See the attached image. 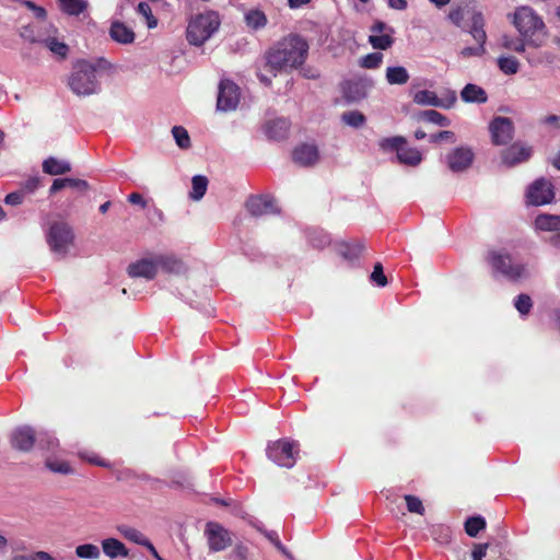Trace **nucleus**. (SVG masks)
I'll use <instances>...</instances> for the list:
<instances>
[{
    "instance_id": "nucleus-52",
    "label": "nucleus",
    "mask_w": 560,
    "mask_h": 560,
    "mask_svg": "<svg viewBox=\"0 0 560 560\" xmlns=\"http://www.w3.org/2000/svg\"><path fill=\"white\" fill-rule=\"evenodd\" d=\"M526 59L530 66H538L544 62L552 63L555 56L551 52H544L538 55H527Z\"/></svg>"
},
{
    "instance_id": "nucleus-30",
    "label": "nucleus",
    "mask_w": 560,
    "mask_h": 560,
    "mask_svg": "<svg viewBox=\"0 0 560 560\" xmlns=\"http://www.w3.org/2000/svg\"><path fill=\"white\" fill-rule=\"evenodd\" d=\"M60 10L71 16H78L83 13L89 3L86 0H58Z\"/></svg>"
},
{
    "instance_id": "nucleus-20",
    "label": "nucleus",
    "mask_w": 560,
    "mask_h": 560,
    "mask_svg": "<svg viewBox=\"0 0 560 560\" xmlns=\"http://www.w3.org/2000/svg\"><path fill=\"white\" fill-rule=\"evenodd\" d=\"M318 158V149L314 144L302 143L292 152L293 161L301 166H313Z\"/></svg>"
},
{
    "instance_id": "nucleus-60",
    "label": "nucleus",
    "mask_w": 560,
    "mask_h": 560,
    "mask_svg": "<svg viewBox=\"0 0 560 560\" xmlns=\"http://www.w3.org/2000/svg\"><path fill=\"white\" fill-rule=\"evenodd\" d=\"M248 555L247 547L243 545H237L233 551V557L235 560H246Z\"/></svg>"
},
{
    "instance_id": "nucleus-62",
    "label": "nucleus",
    "mask_w": 560,
    "mask_h": 560,
    "mask_svg": "<svg viewBox=\"0 0 560 560\" xmlns=\"http://www.w3.org/2000/svg\"><path fill=\"white\" fill-rule=\"evenodd\" d=\"M93 67H95V72L97 70H103V71H107V70H112L113 68V65L105 58H98L96 60L95 63H92Z\"/></svg>"
},
{
    "instance_id": "nucleus-43",
    "label": "nucleus",
    "mask_w": 560,
    "mask_h": 560,
    "mask_svg": "<svg viewBox=\"0 0 560 560\" xmlns=\"http://www.w3.org/2000/svg\"><path fill=\"white\" fill-rule=\"evenodd\" d=\"M46 46L49 50L60 58H66L69 51V47L63 42H59L56 38H48L45 40Z\"/></svg>"
},
{
    "instance_id": "nucleus-48",
    "label": "nucleus",
    "mask_w": 560,
    "mask_h": 560,
    "mask_svg": "<svg viewBox=\"0 0 560 560\" xmlns=\"http://www.w3.org/2000/svg\"><path fill=\"white\" fill-rule=\"evenodd\" d=\"M342 121L351 127L359 128L365 122V116L358 110H351L342 114Z\"/></svg>"
},
{
    "instance_id": "nucleus-40",
    "label": "nucleus",
    "mask_w": 560,
    "mask_h": 560,
    "mask_svg": "<svg viewBox=\"0 0 560 560\" xmlns=\"http://www.w3.org/2000/svg\"><path fill=\"white\" fill-rule=\"evenodd\" d=\"M499 69L508 75H512L518 72L520 62L514 56H501L498 58Z\"/></svg>"
},
{
    "instance_id": "nucleus-49",
    "label": "nucleus",
    "mask_w": 560,
    "mask_h": 560,
    "mask_svg": "<svg viewBox=\"0 0 560 560\" xmlns=\"http://www.w3.org/2000/svg\"><path fill=\"white\" fill-rule=\"evenodd\" d=\"M477 42V46L475 47H465L460 50V56L464 57V58H469V57H481L486 54V42L487 40H480V39H475Z\"/></svg>"
},
{
    "instance_id": "nucleus-19",
    "label": "nucleus",
    "mask_w": 560,
    "mask_h": 560,
    "mask_svg": "<svg viewBox=\"0 0 560 560\" xmlns=\"http://www.w3.org/2000/svg\"><path fill=\"white\" fill-rule=\"evenodd\" d=\"M128 275L131 278H145L152 280L155 278L158 272L156 260L154 259H140L128 266Z\"/></svg>"
},
{
    "instance_id": "nucleus-54",
    "label": "nucleus",
    "mask_w": 560,
    "mask_h": 560,
    "mask_svg": "<svg viewBox=\"0 0 560 560\" xmlns=\"http://www.w3.org/2000/svg\"><path fill=\"white\" fill-rule=\"evenodd\" d=\"M78 456L83 462H86V463L92 464V465H96V466H101V467H106V468H110V466H112L108 462L104 460L98 455H89L86 453H82L81 452V453L78 454Z\"/></svg>"
},
{
    "instance_id": "nucleus-38",
    "label": "nucleus",
    "mask_w": 560,
    "mask_h": 560,
    "mask_svg": "<svg viewBox=\"0 0 560 560\" xmlns=\"http://www.w3.org/2000/svg\"><path fill=\"white\" fill-rule=\"evenodd\" d=\"M103 550L110 558L117 556L126 557L128 551L122 542L117 539L110 538L103 541Z\"/></svg>"
},
{
    "instance_id": "nucleus-16",
    "label": "nucleus",
    "mask_w": 560,
    "mask_h": 560,
    "mask_svg": "<svg viewBox=\"0 0 560 560\" xmlns=\"http://www.w3.org/2000/svg\"><path fill=\"white\" fill-rule=\"evenodd\" d=\"M446 160L451 171L463 172L472 164L474 152L470 148L459 147L448 153Z\"/></svg>"
},
{
    "instance_id": "nucleus-5",
    "label": "nucleus",
    "mask_w": 560,
    "mask_h": 560,
    "mask_svg": "<svg viewBox=\"0 0 560 560\" xmlns=\"http://www.w3.org/2000/svg\"><path fill=\"white\" fill-rule=\"evenodd\" d=\"M487 260L497 272L502 273L509 279L517 280L524 273L523 266L514 265L509 254L491 250L488 254Z\"/></svg>"
},
{
    "instance_id": "nucleus-29",
    "label": "nucleus",
    "mask_w": 560,
    "mask_h": 560,
    "mask_svg": "<svg viewBox=\"0 0 560 560\" xmlns=\"http://www.w3.org/2000/svg\"><path fill=\"white\" fill-rule=\"evenodd\" d=\"M535 228L540 231H560V215L541 213L535 219Z\"/></svg>"
},
{
    "instance_id": "nucleus-3",
    "label": "nucleus",
    "mask_w": 560,
    "mask_h": 560,
    "mask_svg": "<svg viewBox=\"0 0 560 560\" xmlns=\"http://www.w3.org/2000/svg\"><path fill=\"white\" fill-rule=\"evenodd\" d=\"M68 85L78 96H89L100 90L98 81L95 75V67L86 60H79L69 77Z\"/></svg>"
},
{
    "instance_id": "nucleus-37",
    "label": "nucleus",
    "mask_w": 560,
    "mask_h": 560,
    "mask_svg": "<svg viewBox=\"0 0 560 560\" xmlns=\"http://www.w3.org/2000/svg\"><path fill=\"white\" fill-rule=\"evenodd\" d=\"M208 178L203 175H195L191 179V191L189 192V197L192 200H200L208 187Z\"/></svg>"
},
{
    "instance_id": "nucleus-64",
    "label": "nucleus",
    "mask_w": 560,
    "mask_h": 560,
    "mask_svg": "<svg viewBox=\"0 0 560 560\" xmlns=\"http://www.w3.org/2000/svg\"><path fill=\"white\" fill-rule=\"evenodd\" d=\"M544 124L552 125L556 128L560 129V116L558 115H548L544 118Z\"/></svg>"
},
{
    "instance_id": "nucleus-63",
    "label": "nucleus",
    "mask_w": 560,
    "mask_h": 560,
    "mask_svg": "<svg viewBox=\"0 0 560 560\" xmlns=\"http://www.w3.org/2000/svg\"><path fill=\"white\" fill-rule=\"evenodd\" d=\"M390 27H388L389 30ZM387 30V25L383 22V21H376L372 26H371V32L373 34H376V35H380L382 34L384 31Z\"/></svg>"
},
{
    "instance_id": "nucleus-22",
    "label": "nucleus",
    "mask_w": 560,
    "mask_h": 560,
    "mask_svg": "<svg viewBox=\"0 0 560 560\" xmlns=\"http://www.w3.org/2000/svg\"><path fill=\"white\" fill-rule=\"evenodd\" d=\"M290 129L289 120L284 118H277L270 120L265 126V132L269 139L282 140L285 139Z\"/></svg>"
},
{
    "instance_id": "nucleus-39",
    "label": "nucleus",
    "mask_w": 560,
    "mask_h": 560,
    "mask_svg": "<svg viewBox=\"0 0 560 560\" xmlns=\"http://www.w3.org/2000/svg\"><path fill=\"white\" fill-rule=\"evenodd\" d=\"M394 30L389 28V34H372L369 36V43L375 49L386 50L394 44V38L392 36Z\"/></svg>"
},
{
    "instance_id": "nucleus-26",
    "label": "nucleus",
    "mask_w": 560,
    "mask_h": 560,
    "mask_svg": "<svg viewBox=\"0 0 560 560\" xmlns=\"http://www.w3.org/2000/svg\"><path fill=\"white\" fill-rule=\"evenodd\" d=\"M342 94L348 103H355L365 97L363 84L355 81L343 82Z\"/></svg>"
},
{
    "instance_id": "nucleus-35",
    "label": "nucleus",
    "mask_w": 560,
    "mask_h": 560,
    "mask_svg": "<svg viewBox=\"0 0 560 560\" xmlns=\"http://www.w3.org/2000/svg\"><path fill=\"white\" fill-rule=\"evenodd\" d=\"M501 45L503 48L515 51L517 54H524L526 46H528L526 38L523 36L515 38L509 35H503L501 37Z\"/></svg>"
},
{
    "instance_id": "nucleus-13",
    "label": "nucleus",
    "mask_w": 560,
    "mask_h": 560,
    "mask_svg": "<svg viewBox=\"0 0 560 560\" xmlns=\"http://www.w3.org/2000/svg\"><path fill=\"white\" fill-rule=\"evenodd\" d=\"M533 149L522 142H514L501 152L502 163L512 167L530 159Z\"/></svg>"
},
{
    "instance_id": "nucleus-45",
    "label": "nucleus",
    "mask_w": 560,
    "mask_h": 560,
    "mask_svg": "<svg viewBox=\"0 0 560 560\" xmlns=\"http://www.w3.org/2000/svg\"><path fill=\"white\" fill-rule=\"evenodd\" d=\"M383 61L381 52H371L360 59V67L364 69H377Z\"/></svg>"
},
{
    "instance_id": "nucleus-42",
    "label": "nucleus",
    "mask_w": 560,
    "mask_h": 560,
    "mask_svg": "<svg viewBox=\"0 0 560 560\" xmlns=\"http://www.w3.org/2000/svg\"><path fill=\"white\" fill-rule=\"evenodd\" d=\"M486 528V521L481 516L469 517L465 523V530L470 537H476Z\"/></svg>"
},
{
    "instance_id": "nucleus-9",
    "label": "nucleus",
    "mask_w": 560,
    "mask_h": 560,
    "mask_svg": "<svg viewBox=\"0 0 560 560\" xmlns=\"http://www.w3.org/2000/svg\"><path fill=\"white\" fill-rule=\"evenodd\" d=\"M42 450L45 452V465L49 470L58 474L72 472L71 465L59 455V443L57 440H47L42 445Z\"/></svg>"
},
{
    "instance_id": "nucleus-50",
    "label": "nucleus",
    "mask_w": 560,
    "mask_h": 560,
    "mask_svg": "<svg viewBox=\"0 0 560 560\" xmlns=\"http://www.w3.org/2000/svg\"><path fill=\"white\" fill-rule=\"evenodd\" d=\"M514 306L522 315L529 314V312L533 307V302H532L530 296L527 294L517 295L515 299V302H514Z\"/></svg>"
},
{
    "instance_id": "nucleus-31",
    "label": "nucleus",
    "mask_w": 560,
    "mask_h": 560,
    "mask_svg": "<svg viewBox=\"0 0 560 560\" xmlns=\"http://www.w3.org/2000/svg\"><path fill=\"white\" fill-rule=\"evenodd\" d=\"M35 443V435L31 429H22L15 432L13 436V444L21 451H27L33 447Z\"/></svg>"
},
{
    "instance_id": "nucleus-61",
    "label": "nucleus",
    "mask_w": 560,
    "mask_h": 560,
    "mask_svg": "<svg viewBox=\"0 0 560 560\" xmlns=\"http://www.w3.org/2000/svg\"><path fill=\"white\" fill-rule=\"evenodd\" d=\"M128 201L133 205H139L141 208L147 207V201L144 200L143 196L139 192H132L128 196Z\"/></svg>"
},
{
    "instance_id": "nucleus-18",
    "label": "nucleus",
    "mask_w": 560,
    "mask_h": 560,
    "mask_svg": "<svg viewBox=\"0 0 560 560\" xmlns=\"http://www.w3.org/2000/svg\"><path fill=\"white\" fill-rule=\"evenodd\" d=\"M248 212L254 217H260L269 213H277L272 198L268 196H252L246 201Z\"/></svg>"
},
{
    "instance_id": "nucleus-47",
    "label": "nucleus",
    "mask_w": 560,
    "mask_h": 560,
    "mask_svg": "<svg viewBox=\"0 0 560 560\" xmlns=\"http://www.w3.org/2000/svg\"><path fill=\"white\" fill-rule=\"evenodd\" d=\"M137 12L145 19L149 28L158 26V19L152 14L151 7L147 2H140L137 7Z\"/></svg>"
},
{
    "instance_id": "nucleus-34",
    "label": "nucleus",
    "mask_w": 560,
    "mask_h": 560,
    "mask_svg": "<svg viewBox=\"0 0 560 560\" xmlns=\"http://www.w3.org/2000/svg\"><path fill=\"white\" fill-rule=\"evenodd\" d=\"M386 80L389 84H405L409 80V73L401 66L388 67L386 69Z\"/></svg>"
},
{
    "instance_id": "nucleus-41",
    "label": "nucleus",
    "mask_w": 560,
    "mask_h": 560,
    "mask_svg": "<svg viewBox=\"0 0 560 560\" xmlns=\"http://www.w3.org/2000/svg\"><path fill=\"white\" fill-rule=\"evenodd\" d=\"M407 140L401 136H395L390 138H383L380 140L378 145L380 149L384 152L386 151H396L398 153V150L405 145Z\"/></svg>"
},
{
    "instance_id": "nucleus-53",
    "label": "nucleus",
    "mask_w": 560,
    "mask_h": 560,
    "mask_svg": "<svg viewBox=\"0 0 560 560\" xmlns=\"http://www.w3.org/2000/svg\"><path fill=\"white\" fill-rule=\"evenodd\" d=\"M371 279L374 281L378 287H385L387 284V278L384 275L383 266L381 262H376L374 265L373 271L371 273Z\"/></svg>"
},
{
    "instance_id": "nucleus-11",
    "label": "nucleus",
    "mask_w": 560,
    "mask_h": 560,
    "mask_svg": "<svg viewBox=\"0 0 560 560\" xmlns=\"http://www.w3.org/2000/svg\"><path fill=\"white\" fill-rule=\"evenodd\" d=\"M268 457L281 467L290 468L295 463L294 443L288 440H278L267 447Z\"/></svg>"
},
{
    "instance_id": "nucleus-12",
    "label": "nucleus",
    "mask_w": 560,
    "mask_h": 560,
    "mask_svg": "<svg viewBox=\"0 0 560 560\" xmlns=\"http://www.w3.org/2000/svg\"><path fill=\"white\" fill-rule=\"evenodd\" d=\"M240 88L231 80H221L217 100V108L221 112L236 109L240 103Z\"/></svg>"
},
{
    "instance_id": "nucleus-14",
    "label": "nucleus",
    "mask_w": 560,
    "mask_h": 560,
    "mask_svg": "<svg viewBox=\"0 0 560 560\" xmlns=\"http://www.w3.org/2000/svg\"><path fill=\"white\" fill-rule=\"evenodd\" d=\"M457 101L456 93L450 91L447 96L440 98L435 92L429 90L418 91L413 96V102L419 105H430L434 107L451 108Z\"/></svg>"
},
{
    "instance_id": "nucleus-24",
    "label": "nucleus",
    "mask_w": 560,
    "mask_h": 560,
    "mask_svg": "<svg viewBox=\"0 0 560 560\" xmlns=\"http://www.w3.org/2000/svg\"><path fill=\"white\" fill-rule=\"evenodd\" d=\"M460 97L465 103L485 104L488 101L486 91L481 86L472 83H468L464 86L460 92Z\"/></svg>"
},
{
    "instance_id": "nucleus-8",
    "label": "nucleus",
    "mask_w": 560,
    "mask_h": 560,
    "mask_svg": "<svg viewBox=\"0 0 560 560\" xmlns=\"http://www.w3.org/2000/svg\"><path fill=\"white\" fill-rule=\"evenodd\" d=\"M489 132L493 145H505L514 136V124L511 118L497 116L489 124Z\"/></svg>"
},
{
    "instance_id": "nucleus-7",
    "label": "nucleus",
    "mask_w": 560,
    "mask_h": 560,
    "mask_svg": "<svg viewBox=\"0 0 560 560\" xmlns=\"http://www.w3.org/2000/svg\"><path fill=\"white\" fill-rule=\"evenodd\" d=\"M73 241V233L67 223H54L47 235V243L51 250L56 253H67L69 245Z\"/></svg>"
},
{
    "instance_id": "nucleus-23",
    "label": "nucleus",
    "mask_w": 560,
    "mask_h": 560,
    "mask_svg": "<svg viewBox=\"0 0 560 560\" xmlns=\"http://www.w3.org/2000/svg\"><path fill=\"white\" fill-rule=\"evenodd\" d=\"M67 187L85 192L90 189V184L86 180L79 178H56L49 188V194L54 195Z\"/></svg>"
},
{
    "instance_id": "nucleus-27",
    "label": "nucleus",
    "mask_w": 560,
    "mask_h": 560,
    "mask_svg": "<svg viewBox=\"0 0 560 560\" xmlns=\"http://www.w3.org/2000/svg\"><path fill=\"white\" fill-rule=\"evenodd\" d=\"M43 172L48 175H63L71 171V164L63 160L49 156L43 162Z\"/></svg>"
},
{
    "instance_id": "nucleus-57",
    "label": "nucleus",
    "mask_w": 560,
    "mask_h": 560,
    "mask_svg": "<svg viewBox=\"0 0 560 560\" xmlns=\"http://www.w3.org/2000/svg\"><path fill=\"white\" fill-rule=\"evenodd\" d=\"M77 555L82 558H92L97 555V549L92 545L79 546L77 548Z\"/></svg>"
},
{
    "instance_id": "nucleus-32",
    "label": "nucleus",
    "mask_w": 560,
    "mask_h": 560,
    "mask_svg": "<svg viewBox=\"0 0 560 560\" xmlns=\"http://www.w3.org/2000/svg\"><path fill=\"white\" fill-rule=\"evenodd\" d=\"M397 159L399 163L409 166H417L422 161L421 152L416 148H402L398 150Z\"/></svg>"
},
{
    "instance_id": "nucleus-15",
    "label": "nucleus",
    "mask_w": 560,
    "mask_h": 560,
    "mask_svg": "<svg viewBox=\"0 0 560 560\" xmlns=\"http://www.w3.org/2000/svg\"><path fill=\"white\" fill-rule=\"evenodd\" d=\"M206 535L210 548L214 551H219L226 548L232 541L229 530L215 522H209L207 524Z\"/></svg>"
},
{
    "instance_id": "nucleus-51",
    "label": "nucleus",
    "mask_w": 560,
    "mask_h": 560,
    "mask_svg": "<svg viewBox=\"0 0 560 560\" xmlns=\"http://www.w3.org/2000/svg\"><path fill=\"white\" fill-rule=\"evenodd\" d=\"M405 500L407 503V509L410 513L423 515L424 506L422 504V501L418 497L408 494V495H405Z\"/></svg>"
},
{
    "instance_id": "nucleus-1",
    "label": "nucleus",
    "mask_w": 560,
    "mask_h": 560,
    "mask_svg": "<svg viewBox=\"0 0 560 560\" xmlns=\"http://www.w3.org/2000/svg\"><path fill=\"white\" fill-rule=\"evenodd\" d=\"M308 52L307 42L299 34H289L277 42L265 55V67L273 72L301 67Z\"/></svg>"
},
{
    "instance_id": "nucleus-2",
    "label": "nucleus",
    "mask_w": 560,
    "mask_h": 560,
    "mask_svg": "<svg viewBox=\"0 0 560 560\" xmlns=\"http://www.w3.org/2000/svg\"><path fill=\"white\" fill-rule=\"evenodd\" d=\"M512 23L520 35L526 38L528 46L539 48L544 45L548 35L547 27L534 9L527 5L517 7Z\"/></svg>"
},
{
    "instance_id": "nucleus-17",
    "label": "nucleus",
    "mask_w": 560,
    "mask_h": 560,
    "mask_svg": "<svg viewBox=\"0 0 560 560\" xmlns=\"http://www.w3.org/2000/svg\"><path fill=\"white\" fill-rule=\"evenodd\" d=\"M472 560H509L501 544H476L471 552Z\"/></svg>"
},
{
    "instance_id": "nucleus-55",
    "label": "nucleus",
    "mask_w": 560,
    "mask_h": 560,
    "mask_svg": "<svg viewBox=\"0 0 560 560\" xmlns=\"http://www.w3.org/2000/svg\"><path fill=\"white\" fill-rule=\"evenodd\" d=\"M443 140L450 141L452 143L455 142V133L451 130H443L430 137V141L433 143H439Z\"/></svg>"
},
{
    "instance_id": "nucleus-46",
    "label": "nucleus",
    "mask_w": 560,
    "mask_h": 560,
    "mask_svg": "<svg viewBox=\"0 0 560 560\" xmlns=\"http://www.w3.org/2000/svg\"><path fill=\"white\" fill-rule=\"evenodd\" d=\"M172 133L176 140V143L182 149L190 147V138L187 130L182 126H175L172 129Z\"/></svg>"
},
{
    "instance_id": "nucleus-36",
    "label": "nucleus",
    "mask_w": 560,
    "mask_h": 560,
    "mask_svg": "<svg viewBox=\"0 0 560 560\" xmlns=\"http://www.w3.org/2000/svg\"><path fill=\"white\" fill-rule=\"evenodd\" d=\"M419 119L441 127L451 125V120L435 109H427L419 113Z\"/></svg>"
},
{
    "instance_id": "nucleus-21",
    "label": "nucleus",
    "mask_w": 560,
    "mask_h": 560,
    "mask_svg": "<svg viewBox=\"0 0 560 560\" xmlns=\"http://www.w3.org/2000/svg\"><path fill=\"white\" fill-rule=\"evenodd\" d=\"M110 38L121 45L132 44L136 39V34L132 28L128 27L120 21H113L109 27Z\"/></svg>"
},
{
    "instance_id": "nucleus-56",
    "label": "nucleus",
    "mask_w": 560,
    "mask_h": 560,
    "mask_svg": "<svg viewBox=\"0 0 560 560\" xmlns=\"http://www.w3.org/2000/svg\"><path fill=\"white\" fill-rule=\"evenodd\" d=\"M25 198L24 190H16L5 196L4 202L10 206H19Z\"/></svg>"
},
{
    "instance_id": "nucleus-6",
    "label": "nucleus",
    "mask_w": 560,
    "mask_h": 560,
    "mask_svg": "<svg viewBox=\"0 0 560 560\" xmlns=\"http://www.w3.org/2000/svg\"><path fill=\"white\" fill-rule=\"evenodd\" d=\"M465 20L470 21L469 34L474 39L487 40V33L485 31V18L482 12L478 9L476 0H462Z\"/></svg>"
},
{
    "instance_id": "nucleus-33",
    "label": "nucleus",
    "mask_w": 560,
    "mask_h": 560,
    "mask_svg": "<svg viewBox=\"0 0 560 560\" xmlns=\"http://www.w3.org/2000/svg\"><path fill=\"white\" fill-rule=\"evenodd\" d=\"M363 250V246L359 243L350 244L341 242L337 245L338 254L347 260H354L359 258Z\"/></svg>"
},
{
    "instance_id": "nucleus-28",
    "label": "nucleus",
    "mask_w": 560,
    "mask_h": 560,
    "mask_svg": "<svg viewBox=\"0 0 560 560\" xmlns=\"http://www.w3.org/2000/svg\"><path fill=\"white\" fill-rule=\"evenodd\" d=\"M156 266L170 273H180L184 270V264L173 255H160L155 257Z\"/></svg>"
},
{
    "instance_id": "nucleus-4",
    "label": "nucleus",
    "mask_w": 560,
    "mask_h": 560,
    "mask_svg": "<svg viewBox=\"0 0 560 560\" xmlns=\"http://www.w3.org/2000/svg\"><path fill=\"white\" fill-rule=\"evenodd\" d=\"M220 24V18L215 11L197 14L188 23L187 40L191 45L201 46L218 31Z\"/></svg>"
},
{
    "instance_id": "nucleus-44",
    "label": "nucleus",
    "mask_w": 560,
    "mask_h": 560,
    "mask_svg": "<svg viewBox=\"0 0 560 560\" xmlns=\"http://www.w3.org/2000/svg\"><path fill=\"white\" fill-rule=\"evenodd\" d=\"M464 10L465 8H463L462 0H458L457 3L451 8L447 15L448 20L458 27H463L465 21Z\"/></svg>"
},
{
    "instance_id": "nucleus-10",
    "label": "nucleus",
    "mask_w": 560,
    "mask_h": 560,
    "mask_svg": "<svg viewBox=\"0 0 560 560\" xmlns=\"http://www.w3.org/2000/svg\"><path fill=\"white\" fill-rule=\"evenodd\" d=\"M526 198L532 206L548 205L555 199L553 185L546 178H538L528 187Z\"/></svg>"
},
{
    "instance_id": "nucleus-25",
    "label": "nucleus",
    "mask_w": 560,
    "mask_h": 560,
    "mask_svg": "<svg viewBox=\"0 0 560 560\" xmlns=\"http://www.w3.org/2000/svg\"><path fill=\"white\" fill-rule=\"evenodd\" d=\"M244 22L250 31L257 32L266 27L267 15L259 9H250L244 14Z\"/></svg>"
},
{
    "instance_id": "nucleus-58",
    "label": "nucleus",
    "mask_w": 560,
    "mask_h": 560,
    "mask_svg": "<svg viewBox=\"0 0 560 560\" xmlns=\"http://www.w3.org/2000/svg\"><path fill=\"white\" fill-rule=\"evenodd\" d=\"M13 560H55L49 553L38 551L30 556H18Z\"/></svg>"
},
{
    "instance_id": "nucleus-59",
    "label": "nucleus",
    "mask_w": 560,
    "mask_h": 560,
    "mask_svg": "<svg viewBox=\"0 0 560 560\" xmlns=\"http://www.w3.org/2000/svg\"><path fill=\"white\" fill-rule=\"evenodd\" d=\"M40 180L38 177H30L24 182L21 190H24V195L26 196V194H32L33 191H35L38 188Z\"/></svg>"
}]
</instances>
